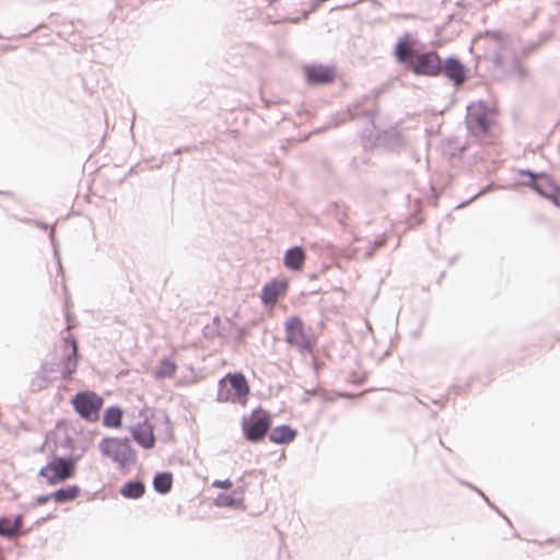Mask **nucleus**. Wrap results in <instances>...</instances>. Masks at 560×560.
Masks as SVG:
<instances>
[{"label": "nucleus", "instance_id": "obj_35", "mask_svg": "<svg viewBox=\"0 0 560 560\" xmlns=\"http://www.w3.org/2000/svg\"><path fill=\"white\" fill-rule=\"evenodd\" d=\"M58 493H59V489L48 493L47 494L48 501L54 500L56 503H58Z\"/></svg>", "mask_w": 560, "mask_h": 560}, {"label": "nucleus", "instance_id": "obj_9", "mask_svg": "<svg viewBox=\"0 0 560 560\" xmlns=\"http://www.w3.org/2000/svg\"><path fill=\"white\" fill-rule=\"evenodd\" d=\"M468 69L457 56H448L441 60V74H443L454 86H462L468 79Z\"/></svg>", "mask_w": 560, "mask_h": 560}, {"label": "nucleus", "instance_id": "obj_29", "mask_svg": "<svg viewBox=\"0 0 560 560\" xmlns=\"http://www.w3.org/2000/svg\"><path fill=\"white\" fill-rule=\"evenodd\" d=\"M488 191H490V184H487L485 187H482L478 194H476L475 196H472L470 199H468L467 201L465 202H462L457 206V208H463L465 206H467L468 203H470L472 200H475L477 197L481 196V195H485L487 194Z\"/></svg>", "mask_w": 560, "mask_h": 560}, {"label": "nucleus", "instance_id": "obj_43", "mask_svg": "<svg viewBox=\"0 0 560 560\" xmlns=\"http://www.w3.org/2000/svg\"><path fill=\"white\" fill-rule=\"evenodd\" d=\"M50 515H47L46 517H43V521L49 520Z\"/></svg>", "mask_w": 560, "mask_h": 560}, {"label": "nucleus", "instance_id": "obj_42", "mask_svg": "<svg viewBox=\"0 0 560 560\" xmlns=\"http://www.w3.org/2000/svg\"><path fill=\"white\" fill-rule=\"evenodd\" d=\"M50 515H47L46 517H43V521L49 520Z\"/></svg>", "mask_w": 560, "mask_h": 560}, {"label": "nucleus", "instance_id": "obj_24", "mask_svg": "<svg viewBox=\"0 0 560 560\" xmlns=\"http://www.w3.org/2000/svg\"><path fill=\"white\" fill-rule=\"evenodd\" d=\"M377 141L390 149H397L402 144L400 133L395 130H384L377 136Z\"/></svg>", "mask_w": 560, "mask_h": 560}, {"label": "nucleus", "instance_id": "obj_44", "mask_svg": "<svg viewBox=\"0 0 560 560\" xmlns=\"http://www.w3.org/2000/svg\"><path fill=\"white\" fill-rule=\"evenodd\" d=\"M50 515H47L46 517H43V521L49 520Z\"/></svg>", "mask_w": 560, "mask_h": 560}, {"label": "nucleus", "instance_id": "obj_26", "mask_svg": "<svg viewBox=\"0 0 560 560\" xmlns=\"http://www.w3.org/2000/svg\"><path fill=\"white\" fill-rule=\"evenodd\" d=\"M217 400L219 402L237 404L236 400H234L233 393L229 388L225 376L218 382Z\"/></svg>", "mask_w": 560, "mask_h": 560}, {"label": "nucleus", "instance_id": "obj_16", "mask_svg": "<svg viewBox=\"0 0 560 560\" xmlns=\"http://www.w3.org/2000/svg\"><path fill=\"white\" fill-rule=\"evenodd\" d=\"M306 254L302 246H292L288 248L283 256V265L292 271L301 270L305 264Z\"/></svg>", "mask_w": 560, "mask_h": 560}, {"label": "nucleus", "instance_id": "obj_37", "mask_svg": "<svg viewBox=\"0 0 560 560\" xmlns=\"http://www.w3.org/2000/svg\"><path fill=\"white\" fill-rule=\"evenodd\" d=\"M188 150H189V148H184V149L178 148V149H176V150L174 151V154L178 155V154H180L183 151H188Z\"/></svg>", "mask_w": 560, "mask_h": 560}, {"label": "nucleus", "instance_id": "obj_10", "mask_svg": "<svg viewBox=\"0 0 560 560\" xmlns=\"http://www.w3.org/2000/svg\"><path fill=\"white\" fill-rule=\"evenodd\" d=\"M304 74L308 84L327 85L335 81V69L324 65L304 66Z\"/></svg>", "mask_w": 560, "mask_h": 560}, {"label": "nucleus", "instance_id": "obj_7", "mask_svg": "<svg viewBox=\"0 0 560 560\" xmlns=\"http://www.w3.org/2000/svg\"><path fill=\"white\" fill-rule=\"evenodd\" d=\"M407 68L419 77H439L441 57L435 50L418 52Z\"/></svg>", "mask_w": 560, "mask_h": 560}, {"label": "nucleus", "instance_id": "obj_39", "mask_svg": "<svg viewBox=\"0 0 560 560\" xmlns=\"http://www.w3.org/2000/svg\"><path fill=\"white\" fill-rule=\"evenodd\" d=\"M440 444H441L445 450H447L448 452H452V451H451V448H450V447H447V446L443 443L442 439H440Z\"/></svg>", "mask_w": 560, "mask_h": 560}, {"label": "nucleus", "instance_id": "obj_3", "mask_svg": "<svg viewBox=\"0 0 560 560\" xmlns=\"http://www.w3.org/2000/svg\"><path fill=\"white\" fill-rule=\"evenodd\" d=\"M100 451L104 457L117 463L120 468L132 466L137 463V452L129 438H104L100 442Z\"/></svg>", "mask_w": 560, "mask_h": 560}, {"label": "nucleus", "instance_id": "obj_33", "mask_svg": "<svg viewBox=\"0 0 560 560\" xmlns=\"http://www.w3.org/2000/svg\"><path fill=\"white\" fill-rule=\"evenodd\" d=\"M48 502V498H47V494H40V495H37L35 499H34V504L35 505H44Z\"/></svg>", "mask_w": 560, "mask_h": 560}, {"label": "nucleus", "instance_id": "obj_25", "mask_svg": "<svg viewBox=\"0 0 560 560\" xmlns=\"http://www.w3.org/2000/svg\"><path fill=\"white\" fill-rule=\"evenodd\" d=\"M81 493V488L77 485L59 488L58 503L65 504L74 501Z\"/></svg>", "mask_w": 560, "mask_h": 560}, {"label": "nucleus", "instance_id": "obj_6", "mask_svg": "<svg viewBox=\"0 0 560 560\" xmlns=\"http://www.w3.org/2000/svg\"><path fill=\"white\" fill-rule=\"evenodd\" d=\"M74 411L86 421H96L104 405L102 396L91 390L78 392L71 398Z\"/></svg>", "mask_w": 560, "mask_h": 560}, {"label": "nucleus", "instance_id": "obj_32", "mask_svg": "<svg viewBox=\"0 0 560 560\" xmlns=\"http://www.w3.org/2000/svg\"><path fill=\"white\" fill-rule=\"evenodd\" d=\"M164 422L166 424V438L165 440H172L173 439V429H172V422L167 413H164L163 416Z\"/></svg>", "mask_w": 560, "mask_h": 560}, {"label": "nucleus", "instance_id": "obj_21", "mask_svg": "<svg viewBox=\"0 0 560 560\" xmlns=\"http://www.w3.org/2000/svg\"><path fill=\"white\" fill-rule=\"evenodd\" d=\"M361 103H354L348 107L350 119L363 117L366 120L364 133H371L375 129V113L372 109H365L361 114L358 112Z\"/></svg>", "mask_w": 560, "mask_h": 560}, {"label": "nucleus", "instance_id": "obj_1", "mask_svg": "<svg viewBox=\"0 0 560 560\" xmlns=\"http://www.w3.org/2000/svg\"><path fill=\"white\" fill-rule=\"evenodd\" d=\"M63 445L72 450L71 454L68 456L52 454L48 463L38 470V477L51 486L73 478L77 474L78 463L85 452V448H82L81 453L77 454L73 450V440L68 435L63 440Z\"/></svg>", "mask_w": 560, "mask_h": 560}, {"label": "nucleus", "instance_id": "obj_31", "mask_svg": "<svg viewBox=\"0 0 560 560\" xmlns=\"http://www.w3.org/2000/svg\"><path fill=\"white\" fill-rule=\"evenodd\" d=\"M384 244H385V241H384V240H377V241H375V242L372 244V246L366 250V253H365L366 258L372 257V256H373V254H374V252H375L377 248L382 247Z\"/></svg>", "mask_w": 560, "mask_h": 560}, {"label": "nucleus", "instance_id": "obj_4", "mask_svg": "<svg viewBox=\"0 0 560 560\" xmlns=\"http://www.w3.org/2000/svg\"><path fill=\"white\" fill-rule=\"evenodd\" d=\"M271 428V416L260 407L253 410L249 416L242 418V432L250 443H259Z\"/></svg>", "mask_w": 560, "mask_h": 560}, {"label": "nucleus", "instance_id": "obj_11", "mask_svg": "<svg viewBox=\"0 0 560 560\" xmlns=\"http://www.w3.org/2000/svg\"><path fill=\"white\" fill-rule=\"evenodd\" d=\"M225 380L230 390L233 393L234 400L244 406L249 394V385L245 375L242 372L228 373Z\"/></svg>", "mask_w": 560, "mask_h": 560}, {"label": "nucleus", "instance_id": "obj_17", "mask_svg": "<svg viewBox=\"0 0 560 560\" xmlns=\"http://www.w3.org/2000/svg\"><path fill=\"white\" fill-rule=\"evenodd\" d=\"M243 487L233 490L231 494L219 493L214 499V505L218 508L244 509Z\"/></svg>", "mask_w": 560, "mask_h": 560}, {"label": "nucleus", "instance_id": "obj_2", "mask_svg": "<svg viewBox=\"0 0 560 560\" xmlns=\"http://www.w3.org/2000/svg\"><path fill=\"white\" fill-rule=\"evenodd\" d=\"M465 125L470 138L487 142L490 138V104L475 101L467 105Z\"/></svg>", "mask_w": 560, "mask_h": 560}, {"label": "nucleus", "instance_id": "obj_12", "mask_svg": "<svg viewBox=\"0 0 560 560\" xmlns=\"http://www.w3.org/2000/svg\"><path fill=\"white\" fill-rule=\"evenodd\" d=\"M132 439L144 450H151L155 445V436L151 423L145 419L141 423L129 427Z\"/></svg>", "mask_w": 560, "mask_h": 560}, {"label": "nucleus", "instance_id": "obj_46", "mask_svg": "<svg viewBox=\"0 0 560 560\" xmlns=\"http://www.w3.org/2000/svg\"><path fill=\"white\" fill-rule=\"evenodd\" d=\"M491 38H492V39L498 38V35L492 34V35H491Z\"/></svg>", "mask_w": 560, "mask_h": 560}, {"label": "nucleus", "instance_id": "obj_30", "mask_svg": "<svg viewBox=\"0 0 560 560\" xmlns=\"http://www.w3.org/2000/svg\"><path fill=\"white\" fill-rule=\"evenodd\" d=\"M211 486L219 489H230L232 487V481L229 478L224 480L215 479Z\"/></svg>", "mask_w": 560, "mask_h": 560}, {"label": "nucleus", "instance_id": "obj_27", "mask_svg": "<svg viewBox=\"0 0 560 560\" xmlns=\"http://www.w3.org/2000/svg\"><path fill=\"white\" fill-rule=\"evenodd\" d=\"M10 525L13 527L15 537L25 535L28 529L24 528L23 514H16L13 518L10 517Z\"/></svg>", "mask_w": 560, "mask_h": 560}, {"label": "nucleus", "instance_id": "obj_45", "mask_svg": "<svg viewBox=\"0 0 560 560\" xmlns=\"http://www.w3.org/2000/svg\"><path fill=\"white\" fill-rule=\"evenodd\" d=\"M39 382H40V383H44V382H45V378H44V377H39Z\"/></svg>", "mask_w": 560, "mask_h": 560}, {"label": "nucleus", "instance_id": "obj_20", "mask_svg": "<svg viewBox=\"0 0 560 560\" xmlns=\"http://www.w3.org/2000/svg\"><path fill=\"white\" fill-rule=\"evenodd\" d=\"M122 408L114 405L105 409L102 422L105 428L118 429L122 425Z\"/></svg>", "mask_w": 560, "mask_h": 560}, {"label": "nucleus", "instance_id": "obj_14", "mask_svg": "<svg viewBox=\"0 0 560 560\" xmlns=\"http://www.w3.org/2000/svg\"><path fill=\"white\" fill-rule=\"evenodd\" d=\"M412 36L410 33H405L401 37L398 38L394 55L396 60L408 67L413 60L415 56L418 55V51L411 46Z\"/></svg>", "mask_w": 560, "mask_h": 560}, {"label": "nucleus", "instance_id": "obj_22", "mask_svg": "<svg viewBox=\"0 0 560 560\" xmlns=\"http://www.w3.org/2000/svg\"><path fill=\"white\" fill-rule=\"evenodd\" d=\"M173 474L171 471L156 472L152 480L153 489L156 493L165 495L172 491Z\"/></svg>", "mask_w": 560, "mask_h": 560}, {"label": "nucleus", "instance_id": "obj_13", "mask_svg": "<svg viewBox=\"0 0 560 560\" xmlns=\"http://www.w3.org/2000/svg\"><path fill=\"white\" fill-rule=\"evenodd\" d=\"M288 281L272 279L267 282L261 290L260 300L264 306H273L277 300L283 295L288 289Z\"/></svg>", "mask_w": 560, "mask_h": 560}, {"label": "nucleus", "instance_id": "obj_34", "mask_svg": "<svg viewBox=\"0 0 560 560\" xmlns=\"http://www.w3.org/2000/svg\"><path fill=\"white\" fill-rule=\"evenodd\" d=\"M467 485H468L471 489L476 490V491H477V492L482 497V499L487 502V504H489V505H490V498H489L487 494H485L481 490H479L478 488L474 487L472 485H469V483H467Z\"/></svg>", "mask_w": 560, "mask_h": 560}, {"label": "nucleus", "instance_id": "obj_23", "mask_svg": "<svg viewBox=\"0 0 560 560\" xmlns=\"http://www.w3.org/2000/svg\"><path fill=\"white\" fill-rule=\"evenodd\" d=\"M177 370L176 363L170 358H163L154 371L156 380L170 378Z\"/></svg>", "mask_w": 560, "mask_h": 560}, {"label": "nucleus", "instance_id": "obj_5", "mask_svg": "<svg viewBox=\"0 0 560 560\" xmlns=\"http://www.w3.org/2000/svg\"><path fill=\"white\" fill-rule=\"evenodd\" d=\"M284 340L295 348L300 353H310L313 351L315 341L307 335L304 322L299 316H290L284 322Z\"/></svg>", "mask_w": 560, "mask_h": 560}, {"label": "nucleus", "instance_id": "obj_8", "mask_svg": "<svg viewBox=\"0 0 560 560\" xmlns=\"http://www.w3.org/2000/svg\"><path fill=\"white\" fill-rule=\"evenodd\" d=\"M522 176L529 179V185L541 196L550 199L557 207L560 208V187L553 182L551 177L546 174H534L529 171H521Z\"/></svg>", "mask_w": 560, "mask_h": 560}, {"label": "nucleus", "instance_id": "obj_28", "mask_svg": "<svg viewBox=\"0 0 560 560\" xmlns=\"http://www.w3.org/2000/svg\"><path fill=\"white\" fill-rule=\"evenodd\" d=\"M0 537L4 538H14L15 535L13 533V527L10 525V517L2 516L0 517Z\"/></svg>", "mask_w": 560, "mask_h": 560}, {"label": "nucleus", "instance_id": "obj_18", "mask_svg": "<svg viewBox=\"0 0 560 560\" xmlns=\"http://www.w3.org/2000/svg\"><path fill=\"white\" fill-rule=\"evenodd\" d=\"M296 434V430L289 424H281L272 429L269 433V440L275 444L282 445L292 442Z\"/></svg>", "mask_w": 560, "mask_h": 560}, {"label": "nucleus", "instance_id": "obj_38", "mask_svg": "<svg viewBox=\"0 0 560 560\" xmlns=\"http://www.w3.org/2000/svg\"><path fill=\"white\" fill-rule=\"evenodd\" d=\"M0 195L13 197V192L8 191V190H0Z\"/></svg>", "mask_w": 560, "mask_h": 560}, {"label": "nucleus", "instance_id": "obj_19", "mask_svg": "<svg viewBox=\"0 0 560 560\" xmlns=\"http://www.w3.org/2000/svg\"><path fill=\"white\" fill-rule=\"evenodd\" d=\"M119 493L126 499L138 500L145 493V485L142 480L131 479L122 485Z\"/></svg>", "mask_w": 560, "mask_h": 560}, {"label": "nucleus", "instance_id": "obj_40", "mask_svg": "<svg viewBox=\"0 0 560 560\" xmlns=\"http://www.w3.org/2000/svg\"><path fill=\"white\" fill-rule=\"evenodd\" d=\"M40 226H42L43 229H47V226H48V225H47L46 223H42V224H40Z\"/></svg>", "mask_w": 560, "mask_h": 560}, {"label": "nucleus", "instance_id": "obj_36", "mask_svg": "<svg viewBox=\"0 0 560 560\" xmlns=\"http://www.w3.org/2000/svg\"><path fill=\"white\" fill-rule=\"evenodd\" d=\"M58 493H59V489L48 493L47 494L48 501L54 500L56 503H58Z\"/></svg>", "mask_w": 560, "mask_h": 560}, {"label": "nucleus", "instance_id": "obj_15", "mask_svg": "<svg viewBox=\"0 0 560 560\" xmlns=\"http://www.w3.org/2000/svg\"><path fill=\"white\" fill-rule=\"evenodd\" d=\"M63 342L71 347V352L67 354L62 361V374L65 377H70L78 366L79 347L77 340L72 336L63 338Z\"/></svg>", "mask_w": 560, "mask_h": 560}, {"label": "nucleus", "instance_id": "obj_41", "mask_svg": "<svg viewBox=\"0 0 560 560\" xmlns=\"http://www.w3.org/2000/svg\"><path fill=\"white\" fill-rule=\"evenodd\" d=\"M339 222H340L341 224H346L342 218H340V219H339Z\"/></svg>", "mask_w": 560, "mask_h": 560}]
</instances>
